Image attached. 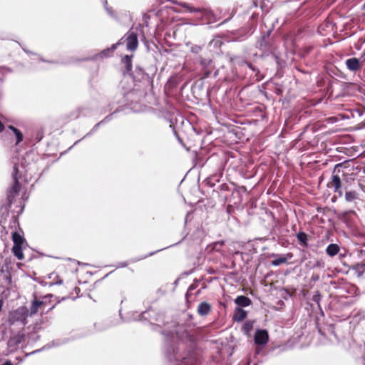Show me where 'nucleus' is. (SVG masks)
Listing matches in <instances>:
<instances>
[{
  "mask_svg": "<svg viewBox=\"0 0 365 365\" xmlns=\"http://www.w3.org/2000/svg\"><path fill=\"white\" fill-rule=\"evenodd\" d=\"M1 307H2V304H1V303L0 302V310L1 309Z\"/></svg>",
  "mask_w": 365,
  "mask_h": 365,
  "instance_id": "4c0bfd02",
  "label": "nucleus"
},
{
  "mask_svg": "<svg viewBox=\"0 0 365 365\" xmlns=\"http://www.w3.org/2000/svg\"><path fill=\"white\" fill-rule=\"evenodd\" d=\"M53 307H54V306H53L52 307H51V308L49 309V310L53 309Z\"/></svg>",
  "mask_w": 365,
  "mask_h": 365,
  "instance_id": "ea45409f",
  "label": "nucleus"
},
{
  "mask_svg": "<svg viewBox=\"0 0 365 365\" xmlns=\"http://www.w3.org/2000/svg\"><path fill=\"white\" fill-rule=\"evenodd\" d=\"M29 316V314L28 309L26 307H21L14 312L13 317L15 320L26 324L27 323V317Z\"/></svg>",
  "mask_w": 365,
  "mask_h": 365,
  "instance_id": "423d86ee",
  "label": "nucleus"
},
{
  "mask_svg": "<svg viewBox=\"0 0 365 365\" xmlns=\"http://www.w3.org/2000/svg\"><path fill=\"white\" fill-rule=\"evenodd\" d=\"M179 5L185 9H187L190 12L199 13L202 19L207 21L208 24L215 21V16L211 10L193 9L186 3H180Z\"/></svg>",
  "mask_w": 365,
  "mask_h": 365,
  "instance_id": "7ed1b4c3",
  "label": "nucleus"
},
{
  "mask_svg": "<svg viewBox=\"0 0 365 365\" xmlns=\"http://www.w3.org/2000/svg\"><path fill=\"white\" fill-rule=\"evenodd\" d=\"M57 278H58V277L57 276ZM56 284H63V280L61 279H58V280L55 282Z\"/></svg>",
  "mask_w": 365,
  "mask_h": 365,
  "instance_id": "f704fd0d",
  "label": "nucleus"
},
{
  "mask_svg": "<svg viewBox=\"0 0 365 365\" xmlns=\"http://www.w3.org/2000/svg\"><path fill=\"white\" fill-rule=\"evenodd\" d=\"M198 61H199L200 65L202 66V67L205 69L207 68L212 63L211 59H210L208 58H203L202 56H199Z\"/></svg>",
  "mask_w": 365,
  "mask_h": 365,
  "instance_id": "5701e85b",
  "label": "nucleus"
},
{
  "mask_svg": "<svg viewBox=\"0 0 365 365\" xmlns=\"http://www.w3.org/2000/svg\"><path fill=\"white\" fill-rule=\"evenodd\" d=\"M253 328V322L252 321H246L242 327V329L246 334H249V333L252 331Z\"/></svg>",
  "mask_w": 365,
  "mask_h": 365,
  "instance_id": "393cba45",
  "label": "nucleus"
},
{
  "mask_svg": "<svg viewBox=\"0 0 365 365\" xmlns=\"http://www.w3.org/2000/svg\"><path fill=\"white\" fill-rule=\"evenodd\" d=\"M249 67L251 68V69H253V68L252 67V66L250 64L248 65Z\"/></svg>",
  "mask_w": 365,
  "mask_h": 365,
  "instance_id": "e433bc0d",
  "label": "nucleus"
},
{
  "mask_svg": "<svg viewBox=\"0 0 365 365\" xmlns=\"http://www.w3.org/2000/svg\"><path fill=\"white\" fill-rule=\"evenodd\" d=\"M132 56H125L122 59V63L125 65V71L123 73H129L132 71Z\"/></svg>",
  "mask_w": 365,
  "mask_h": 365,
  "instance_id": "2eb2a0df",
  "label": "nucleus"
},
{
  "mask_svg": "<svg viewBox=\"0 0 365 365\" xmlns=\"http://www.w3.org/2000/svg\"><path fill=\"white\" fill-rule=\"evenodd\" d=\"M220 175L219 174H215V175H212L211 176H210L209 178H207L206 180H205V182L206 183L210 186V187H213L215 186V185L216 184V182H219L220 181Z\"/></svg>",
  "mask_w": 365,
  "mask_h": 365,
  "instance_id": "aec40b11",
  "label": "nucleus"
},
{
  "mask_svg": "<svg viewBox=\"0 0 365 365\" xmlns=\"http://www.w3.org/2000/svg\"><path fill=\"white\" fill-rule=\"evenodd\" d=\"M12 240L14 242V245H22L24 242V237L17 232L13 233Z\"/></svg>",
  "mask_w": 365,
  "mask_h": 365,
  "instance_id": "4be33fe9",
  "label": "nucleus"
},
{
  "mask_svg": "<svg viewBox=\"0 0 365 365\" xmlns=\"http://www.w3.org/2000/svg\"><path fill=\"white\" fill-rule=\"evenodd\" d=\"M120 44H123L122 39H120L116 43L113 44L111 47L103 50L97 57L103 58L110 56L117 47Z\"/></svg>",
  "mask_w": 365,
  "mask_h": 365,
  "instance_id": "1a4fd4ad",
  "label": "nucleus"
},
{
  "mask_svg": "<svg viewBox=\"0 0 365 365\" xmlns=\"http://www.w3.org/2000/svg\"><path fill=\"white\" fill-rule=\"evenodd\" d=\"M125 266H127V263L126 262H123L121 264V267H125Z\"/></svg>",
  "mask_w": 365,
  "mask_h": 365,
  "instance_id": "c9c22d12",
  "label": "nucleus"
},
{
  "mask_svg": "<svg viewBox=\"0 0 365 365\" xmlns=\"http://www.w3.org/2000/svg\"><path fill=\"white\" fill-rule=\"evenodd\" d=\"M330 184H331L330 186L334 187V192H338V190L341 187V179H340L339 176H338L336 175H332L331 181Z\"/></svg>",
  "mask_w": 365,
  "mask_h": 365,
  "instance_id": "f3484780",
  "label": "nucleus"
},
{
  "mask_svg": "<svg viewBox=\"0 0 365 365\" xmlns=\"http://www.w3.org/2000/svg\"><path fill=\"white\" fill-rule=\"evenodd\" d=\"M357 270L359 272V276H361L364 270H365V265L364 264H357Z\"/></svg>",
  "mask_w": 365,
  "mask_h": 365,
  "instance_id": "7c9ffc66",
  "label": "nucleus"
},
{
  "mask_svg": "<svg viewBox=\"0 0 365 365\" xmlns=\"http://www.w3.org/2000/svg\"><path fill=\"white\" fill-rule=\"evenodd\" d=\"M202 50V47L197 45H192L190 48V51L193 53H199Z\"/></svg>",
  "mask_w": 365,
  "mask_h": 365,
  "instance_id": "cd10ccee",
  "label": "nucleus"
},
{
  "mask_svg": "<svg viewBox=\"0 0 365 365\" xmlns=\"http://www.w3.org/2000/svg\"><path fill=\"white\" fill-rule=\"evenodd\" d=\"M224 245V242L223 241H220V242H216L215 244H214V246H213V249L215 250L216 251H219L220 247Z\"/></svg>",
  "mask_w": 365,
  "mask_h": 365,
  "instance_id": "c756f323",
  "label": "nucleus"
},
{
  "mask_svg": "<svg viewBox=\"0 0 365 365\" xmlns=\"http://www.w3.org/2000/svg\"><path fill=\"white\" fill-rule=\"evenodd\" d=\"M8 128L14 132L16 138V144L18 145L23 140L24 137L22 133L13 125H9Z\"/></svg>",
  "mask_w": 365,
  "mask_h": 365,
  "instance_id": "a211bd4d",
  "label": "nucleus"
},
{
  "mask_svg": "<svg viewBox=\"0 0 365 365\" xmlns=\"http://www.w3.org/2000/svg\"><path fill=\"white\" fill-rule=\"evenodd\" d=\"M104 6H105V9H106V10L107 11L108 14L110 16L114 17V13H113V11L112 10V9H111V8L108 7V2H107V1H105Z\"/></svg>",
  "mask_w": 365,
  "mask_h": 365,
  "instance_id": "c85d7f7f",
  "label": "nucleus"
},
{
  "mask_svg": "<svg viewBox=\"0 0 365 365\" xmlns=\"http://www.w3.org/2000/svg\"><path fill=\"white\" fill-rule=\"evenodd\" d=\"M364 365H365V353L364 354Z\"/></svg>",
  "mask_w": 365,
  "mask_h": 365,
  "instance_id": "58836bf2",
  "label": "nucleus"
},
{
  "mask_svg": "<svg viewBox=\"0 0 365 365\" xmlns=\"http://www.w3.org/2000/svg\"><path fill=\"white\" fill-rule=\"evenodd\" d=\"M211 311V306L207 302H201L197 307V313L199 315L207 316Z\"/></svg>",
  "mask_w": 365,
  "mask_h": 365,
  "instance_id": "f8f14e48",
  "label": "nucleus"
},
{
  "mask_svg": "<svg viewBox=\"0 0 365 365\" xmlns=\"http://www.w3.org/2000/svg\"><path fill=\"white\" fill-rule=\"evenodd\" d=\"M312 299H313V301H314V302H317V304H319V301H320V299H321V295H320L319 293H317V294H314V295L313 296Z\"/></svg>",
  "mask_w": 365,
  "mask_h": 365,
  "instance_id": "2f4dec72",
  "label": "nucleus"
},
{
  "mask_svg": "<svg viewBox=\"0 0 365 365\" xmlns=\"http://www.w3.org/2000/svg\"><path fill=\"white\" fill-rule=\"evenodd\" d=\"M272 29L263 34L256 43V47L264 53H272L275 49L273 39L270 37Z\"/></svg>",
  "mask_w": 365,
  "mask_h": 365,
  "instance_id": "f03ea898",
  "label": "nucleus"
},
{
  "mask_svg": "<svg viewBox=\"0 0 365 365\" xmlns=\"http://www.w3.org/2000/svg\"><path fill=\"white\" fill-rule=\"evenodd\" d=\"M287 259L285 257H279L273 261H272L271 264L274 267H277L282 264L286 263Z\"/></svg>",
  "mask_w": 365,
  "mask_h": 365,
  "instance_id": "a878e982",
  "label": "nucleus"
},
{
  "mask_svg": "<svg viewBox=\"0 0 365 365\" xmlns=\"http://www.w3.org/2000/svg\"><path fill=\"white\" fill-rule=\"evenodd\" d=\"M44 304L43 302L42 301H39V300H37L36 299H35L32 303H31V308H30V312L29 313V316L30 317H32L33 315L36 314L38 311V309Z\"/></svg>",
  "mask_w": 365,
  "mask_h": 365,
  "instance_id": "4468645a",
  "label": "nucleus"
},
{
  "mask_svg": "<svg viewBox=\"0 0 365 365\" xmlns=\"http://www.w3.org/2000/svg\"><path fill=\"white\" fill-rule=\"evenodd\" d=\"M297 238L299 240V243L302 246L306 247L308 246V244H307L308 237H307V235L305 232H300L297 233Z\"/></svg>",
  "mask_w": 365,
  "mask_h": 365,
  "instance_id": "412c9836",
  "label": "nucleus"
},
{
  "mask_svg": "<svg viewBox=\"0 0 365 365\" xmlns=\"http://www.w3.org/2000/svg\"><path fill=\"white\" fill-rule=\"evenodd\" d=\"M38 351H39V350H36V351H34L33 353L38 352Z\"/></svg>",
  "mask_w": 365,
  "mask_h": 365,
  "instance_id": "a19ab883",
  "label": "nucleus"
},
{
  "mask_svg": "<svg viewBox=\"0 0 365 365\" xmlns=\"http://www.w3.org/2000/svg\"><path fill=\"white\" fill-rule=\"evenodd\" d=\"M150 311L144 312L141 314L140 319H147V315L150 314Z\"/></svg>",
  "mask_w": 365,
  "mask_h": 365,
  "instance_id": "473e14b6",
  "label": "nucleus"
},
{
  "mask_svg": "<svg viewBox=\"0 0 365 365\" xmlns=\"http://www.w3.org/2000/svg\"><path fill=\"white\" fill-rule=\"evenodd\" d=\"M12 252L16 256L18 259H24V254L22 252V245H14L12 248Z\"/></svg>",
  "mask_w": 365,
  "mask_h": 365,
  "instance_id": "6ab92c4d",
  "label": "nucleus"
},
{
  "mask_svg": "<svg viewBox=\"0 0 365 365\" xmlns=\"http://www.w3.org/2000/svg\"><path fill=\"white\" fill-rule=\"evenodd\" d=\"M246 365H249V363H246Z\"/></svg>",
  "mask_w": 365,
  "mask_h": 365,
  "instance_id": "79ce46f5",
  "label": "nucleus"
},
{
  "mask_svg": "<svg viewBox=\"0 0 365 365\" xmlns=\"http://www.w3.org/2000/svg\"><path fill=\"white\" fill-rule=\"evenodd\" d=\"M193 336L190 334L183 325L178 324L174 331L166 336L164 352L170 361H182L186 359V354L182 351L184 343L192 341Z\"/></svg>",
  "mask_w": 365,
  "mask_h": 365,
  "instance_id": "f257e3e1",
  "label": "nucleus"
},
{
  "mask_svg": "<svg viewBox=\"0 0 365 365\" xmlns=\"http://www.w3.org/2000/svg\"><path fill=\"white\" fill-rule=\"evenodd\" d=\"M246 365H249V363H246Z\"/></svg>",
  "mask_w": 365,
  "mask_h": 365,
  "instance_id": "37998d69",
  "label": "nucleus"
},
{
  "mask_svg": "<svg viewBox=\"0 0 365 365\" xmlns=\"http://www.w3.org/2000/svg\"><path fill=\"white\" fill-rule=\"evenodd\" d=\"M122 42H126V48L128 51H134L138 45V36L133 31L128 32L124 38H122Z\"/></svg>",
  "mask_w": 365,
  "mask_h": 365,
  "instance_id": "39448f33",
  "label": "nucleus"
},
{
  "mask_svg": "<svg viewBox=\"0 0 365 365\" xmlns=\"http://www.w3.org/2000/svg\"><path fill=\"white\" fill-rule=\"evenodd\" d=\"M112 114L108 115L103 120L100 121L98 123H97L93 128L91 130V133H93L97 130V128L101 125L103 123H105L106 122L108 121L111 118Z\"/></svg>",
  "mask_w": 365,
  "mask_h": 365,
  "instance_id": "bb28decb",
  "label": "nucleus"
},
{
  "mask_svg": "<svg viewBox=\"0 0 365 365\" xmlns=\"http://www.w3.org/2000/svg\"><path fill=\"white\" fill-rule=\"evenodd\" d=\"M254 339L256 344L264 346L269 340L268 332L264 329H257L255 331Z\"/></svg>",
  "mask_w": 365,
  "mask_h": 365,
  "instance_id": "0eeeda50",
  "label": "nucleus"
},
{
  "mask_svg": "<svg viewBox=\"0 0 365 365\" xmlns=\"http://www.w3.org/2000/svg\"><path fill=\"white\" fill-rule=\"evenodd\" d=\"M345 64L347 68L351 71L355 72L361 68L360 62L356 58H348L346 61Z\"/></svg>",
  "mask_w": 365,
  "mask_h": 365,
  "instance_id": "9d476101",
  "label": "nucleus"
},
{
  "mask_svg": "<svg viewBox=\"0 0 365 365\" xmlns=\"http://www.w3.org/2000/svg\"><path fill=\"white\" fill-rule=\"evenodd\" d=\"M163 250V249H160V250H158V252H159V251H160V250ZM156 252H157V251H156ZM154 253H155V252H150V253H149L148 255H145V256H144L143 257L140 258V259H144V258H145V257H149V256H152L153 255H154Z\"/></svg>",
  "mask_w": 365,
  "mask_h": 365,
  "instance_id": "72a5a7b5",
  "label": "nucleus"
},
{
  "mask_svg": "<svg viewBox=\"0 0 365 365\" xmlns=\"http://www.w3.org/2000/svg\"><path fill=\"white\" fill-rule=\"evenodd\" d=\"M339 251V247L336 244H330L326 250L327 254L330 257L335 256Z\"/></svg>",
  "mask_w": 365,
  "mask_h": 365,
  "instance_id": "dca6fc26",
  "label": "nucleus"
},
{
  "mask_svg": "<svg viewBox=\"0 0 365 365\" xmlns=\"http://www.w3.org/2000/svg\"><path fill=\"white\" fill-rule=\"evenodd\" d=\"M235 302L236 304L238 305L239 307H248V306H250L251 304L252 301L247 297L241 295V296H238L235 299Z\"/></svg>",
  "mask_w": 365,
  "mask_h": 365,
  "instance_id": "ddd939ff",
  "label": "nucleus"
},
{
  "mask_svg": "<svg viewBox=\"0 0 365 365\" xmlns=\"http://www.w3.org/2000/svg\"><path fill=\"white\" fill-rule=\"evenodd\" d=\"M11 284V277L8 272L1 270L0 272V292L4 289H8Z\"/></svg>",
  "mask_w": 365,
  "mask_h": 365,
  "instance_id": "6e6552de",
  "label": "nucleus"
},
{
  "mask_svg": "<svg viewBox=\"0 0 365 365\" xmlns=\"http://www.w3.org/2000/svg\"><path fill=\"white\" fill-rule=\"evenodd\" d=\"M19 170L18 165L15 164L14 165V171H13V178H14V184L9 190L8 193V200L9 203H12L13 198L19 192L21 185L19 182V176H18Z\"/></svg>",
  "mask_w": 365,
  "mask_h": 365,
  "instance_id": "20e7f679",
  "label": "nucleus"
},
{
  "mask_svg": "<svg viewBox=\"0 0 365 365\" xmlns=\"http://www.w3.org/2000/svg\"><path fill=\"white\" fill-rule=\"evenodd\" d=\"M247 317V312L242 309L241 307H236L234 314H233V319L235 322H242Z\"/></svg>",
  "mask_w": 365,
  "mask_h": 365,
  "instance_id": "9b49d317",
  "label": "nucleus"
},
{
  "mask_svg": "<svg viewBox=\"0 0 365 365\" xmlns=\"http://www.w3.org/2000/svg\"><path fill=\"white\" fill-rule=\"evenodd\" d=\"M357 193L355 191H349L345 193V199L347 202H352L357 198Z\"/></svg>",
  "mask_w": 365,
  "mask_h": 365,
  "instance_id": "b1692460",
  "label": "nucleus"
}]
</instances>
